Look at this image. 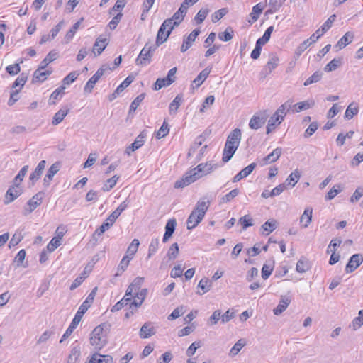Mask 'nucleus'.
Here are the masks:
<instances>
[{
	"label": "nucleus",
	"instance_id": "obj_28",
	"mask_svg": "<svg viewBox=\"0 0 363 363\" xmlns=\"http://www.w3.org/2000/svg\"><path fill=\"white\" fill-rule=\"evenodd\" d=\"M45 68H42V67H39L34 72V74H33V82H44L46 78H47V76L48 75H50V72L46 70V71H44Z\"/></svg>",
	"mask_w": 363,
	"mask_h": 363
},
{
	"label": "nucleus",
	"instance_id": "obj_20",
	"mask_svg": "<svg viewBox=\"0 0 363 363\" xmlns=\"http://www.w3.org/2000/svg\"><path fill=\"white\" fill-rule=\"evenodd\" d=\"M155 334L154 327L151 323H145L140 328L139 335L143 339L149 338Z\"/></svg>",
	"mask_w": 363,
	"mask_h": 363
},
{
	"label": "nucleus",
	"instance_id": "obj_4",
	"mask_svg": "<svg viewBox=\"0 0 363 363\" xmlns=\"http://www.w3.org/2000/svg\"><path fill=\"white\" fill-rule=\"evenodd\" d=\"M292 100L289 99L281 105L269 119L268 121H269L270 125H279L284 121L287 111H289L292 108Z\"/></svg>",
	"mask_w": 363,
	"mask_h": 363
},
{
	"label": "nucleus",
	"instance_id": "obj_14",
	"mask_svg": "<svg viewBox=\"0 0 363 363\" xmlns=\"http://www.w3.org/2000/svg\"><path fill=\"white\" fill-rule=\"evenodd\" d=\"M147 294V289H143L134 293V299L130 304V308L132 309L133 307L135 308L140 307L145 299Z\"/></svg>",
	"mask_w": 363,
	"mask_h": 363
},
{
	"label": "nucleus",
	"instance_id": "obj_46",
	"mask_svg": "<svg viewBox=\"0 0 363 363\" xmlns=\"http://www.w3.org/2000/svg\"><path fill=\"white\" fill-rule=\"evenodd\" d=\"M159 239L155 238L152 239L149 247H148V254H147V258H150L153 255H155L159 247Z\"/></svg>",
	"mask_w": 363,
	"mask_h": 363
},
{
	"label": "nucleus",
	"instance_id": "obj_44",
	"mask_svg": "<svg viewBox=\"0 0 363 363\" xmlns=\"http://www.w3.org/2000/svg\"><path fill=\"white\" fill-rule=\"evenodd\" d=\"M106 39L97 40L94 43L93 52L96 55H100L106 46Z\"/></svg>",
	"mask_w": 363,
	"mask_h": 363
},
{
	"label": "nucleus",
	"instance_id": "obj_47",
	"mask_svg": "<svg viewBox=\"0 0 363 363\" xmlns=\"http://www.w3.org/2000/svg\"><path fill=\"white\" fill-rule=\"evenodd\" d=\"M277 228V221L275 220H269L266 221L262 225V229L266 231V235H269Z\"/></svg>",
	"mask_w": 363,
	"mask_h": 363
},
{
	"label": "nucleus",
	"instance_id": "obj_3",
	"mask_svg": "<svg viewBox=\"0 0 363 363\" xmlns=\"http://www.w3.org/2000/svg\"><path fill=\"white\" fill-rule=\"evenodd\" d=\"M90 344L95 350H101L106 344L107 339L101 325L96 327L91 333Z\"/></svg>",
	"mask_w": 363,
	"mask_h": 363
},
{
	"label": "nucleus",
	"instance_id": "obj_32",
	"mask_svg": "<svg viewBox=\"0 0 363 363\" xmlns=\"http://www.w3.org/2000/svg\"><path fill=\"white\" fill-rule=\"evenodd\" d=\"M263 9L264 7L262 6L260 3L256 4L252 7V12L250 13V16L251 17L252 20L248 21L250 24H252L257 21L259 15L262 13L263 11Z\"/></svg>",
	"mask_w": 363,
	"mask_h": 363
},
{
	"label": "nucleus",
	"instance_id": "obj_29",
	"mask_svg": "<svg viewBox=\"0 0 363 363\" xmlns=\"http://www.w3.org/2000/svg\"><path fill=\"white\" fill-rule=\"evenodd\" d=\"M182 95L178 94L169 104V112L170 115H174L177 112V110L182 104Z\"/></svg>",
	"mask_w": 363,
	"mask_h": 363
},
{
	"label": "nucleus",
	"instance_id": "obj_35",
	"mask_svg": "<svg viewBox=\"0 0 363 363\" xmlns=\"http://www.w3.org/2000/svg\"><path fill=\"white\" fill-rule=\"evenodd\" d=\"M274 261H269L267 263L264 264L262 268V277L264 279H267L271 275L274 269Z\"/></svg>",
	"mask_w": 363,
	"mask_h": 363
},
{
	"label": "nucleus",
	"instance_id": "obj_62",
	"mask_svg": "<svg viewBox=\"0 0 363 363\" xmlns=\"http://www.w3.org/2000/svg\"><path fill=\"white\" fill-rule=\"evenodd\" d=\"M172 84V82L167 81V77L158 78L155 83V90L157 91L164 86H168Z\"/></svg>",
	"mask_w": 363,
	"mask_h": 363
},
{
	"label": "nucleus",
	"instance_id": "obj_26",
	"mask_svg": "<svg viewBox=\"0 0 363 363\" xmlns=\"http://www.w3.org/2000/svg\"><path fill=\"white\" fill-rule=\"evenodd\" d=\"M60 162H55L49 168L44 177V184H46L47 185L50 184V182L52 181L55 174L60 170Z\"/></svg>",
	"mask_w": 363,
	"mask_h": 363
},
{
	"label": "nucleus",
	"instance_id": "obj_30",
	"mask_svg": "<svg viewBox=\"0 0 363 363\" xmlns=\"http://www.w3.org/2000/svg\"><path fill=\"white\" fill-rule=\"evenodd\" d=\"M301 178V173L298 169H295L290 175L286 178L285 184L291 187H294L299 181Z\"/></svg>",
	"mask_w": 363,
	"mask_h": 363
},
{
	"label": "nucleus",
	"instance_id": "obj_61",
	"mask_svg": "<svg viewBox=\"0 0 363 363\" xmlns=\"http://www.w3.org/2000/svg\"><path fill=\"white\" fill-rule=\"evenodd\" d=\"M98 81L99 79L96 77H94V75H93L86 82L84 89V92L91 93L95 84L98 82Z\"/></svg>",
	"mask_w": 363,
	"mask_h": 363
},
{
	"label": "nucleus",
	"instance_id": "obj_53",
	"mask_svg": "<svg viewBox=\"0 0 363 363\" xmlns=\"http://www.w3.org/2000/svg\"><path fill=\"white\" fill-rule=\"evenodd\" d=\"M118 179V177H117L116 175L113 176V177L107 179L106 183L104 184V185L102 187L103 191H108L111 189H113L115 186V185L116 184Z\"/></svg>",
	"mask_w": 363,
	"mask_h": 363
},
{
	"label": "nucleus",
	"instance_id": "obj_39",
	"mask_svg": "<svg viewBox=\"0 0 363 363\" xmlns=\"http://www.w3.org/2000/svg\"><path fill=\"white\" fill-rule=\"evenodd\" d=\"M246 342L243 339L239 340L230 349L229 356L234 357L236 356L242 348L245 345Z\"/></svg>",
	"mask_w": 363,
	"mask_h": 363
},
{
	"label": "nucleus",
	"instance_id": "obj_58",
	"mask_svg": "<svg viewBox=\"0 0 363 363\" xmlns=\"http://www.w3.org/2000/svg\"><path fill=\"white\" fill-rule=\"evenodd\" d=\"M198 287L203 290V294L210 291L211 288V283L208 278H203L199 282Z\"/></svg>",
	"mask_w": 363,
	"mask_h": 363
},
{
	"label": "nucleus",
	"instance_id": "obj_40",
	"mask_svg": "<svg viewBox=\"0 0 363 363\" xmlns=\"http://www.w3.org/2000/svg\"><path fill=\"white\" fill-rule=\"evenodd\" d=\"M97 287H95L92 289L90 294L88 295L86 299L83 302V303L80 306L79 308H83L84 306V312L86 313L88 308L90 307L91 303L93 302L95 295L96 294Z\"/></svg>",
	"mask_w": 363,
	"mask_h": 363
},
{
	"label": "nucleus",
	"instance_id": "obj_18",
	"mask_svg": "<svg viewBox=\"0 0 363 363\" xmlns=\"http://www.w3.org/2000/svg\"><path fill=\"white\" fill-rule=\"evenodd\" d=\"M18 188V186L13 185L7 190L5 196L4 204H9L13 202L21 194V190Z\"/></svg>",
	"mask_w": 363,
	"mask_h": 363
},
{
	"label": "nucleus",
	"instance_id": "obj_23",
	"mask_svg": "<svg viewBox=\"0 0 363 363\" xmlns=\"http://www.w3.org/2000/svg\"><path fill=\"white\" fill-rule=\"evenodd\" d=\"M177 225V221L175 219H169L166 225H165V233L163 236L162 241L164 242H167L170 237H172V234L174 232L175 227Z\"/></svg>",
	"mask_w": 363,
	"mask_h": 363
},
{
	"label": "nucleus",
	"instance_id": "obj_50",
	"mask_svg": "<svg viewBox=\"0 0 363 363\" xmlns=\"http://www.w3.org/2000/svg\"><path fill=\"white\" fill-rule=\"evenodd\" d=\"M358 107L354 106V104H350L345 111V117L347 119H351L358 113Z\"/></svg>",
	"mask_w": 363,
	"mask_h": 363
},
{
	"label": "nucleus",
	"instance_id": "obj_51",
	"mask_svg": "<svg viewBox=\"0 0 363 363\" xmlns=\"http://www.w3.org/2000/svg\"><path fill=\"white\" fill-rule=\"evenodd\" d=\"M67 113H68L67 110H63V109H61L59 111H57L53 117L52 122V124L57 125L60 123H61L62 121V120L64 119V118L67 114Z\"/></svg>",
	"mask_w": 363,
	"mask_h": 363
},
{
	"label": "nucleus",
	"instance_id": "obj_6",
	"mask_svg": "<svg viewBox=\"0 0 363 363\" xmlns=\"http://www.w3.org/2000/svg\"><path fill=\"white\" fill-rule=\"evenodd\" d=\"M170 20H164L161 25L157 35L156 46H159L164 43L169 38L172 30V26H170Z\"/></svg>",
	"mask_w": 363,
	"mask_h": 363
},
{
	"label": "nucleus",
	"instance_id": "obj_42",
	"mask_svg": "<svg viewBox=\"0 0 363 363\" xmlns=\"http://www.w3.org/2000/svg\"><path fill=\"white\" fill-rule=\"evenodd\" d=\"M28 169V166L25 165L23 166L21 169L19 171L18 174L13 179V184L14 186H19L21 182L23 181L24 177L26 176L27 172Z\"/></svg>",
	"mask_w": 363,
	"mask_h": 363
},
{
	"label": "nucleus",
	"instance_id": "obj_10",
	"mask_svg": "<svg viewBox=\"0 0 363 363\" xmlns=\"http://www.w3.org/2000/svg\"><path fill=\"white\" fill-rule=\"evenodd\" d=\"M363 262V255L362 254H354L349 259L346 267L345 272L347 273H352Z\"/></svg>",
	"mask_w": 363,
	"mask_h": 363
},
{
	"label": "nucleus",
	"instance_id": "obj_36",
	"mask_svg": "<svg viewBox=\"0 0 363 363\" xmlns=\"http://www.w3.org/2000/svg\"><path fill=\"white\" fill-rule=\"evenodd\" d=\"M363 325V309L358 313V316L354 318L350 324V328L353 330H357Z\"/></svg>",
	"mask_w": 363,
	"mask_h": 363
},
{
	"label": "nucleus",
	"instance_id": "obj_60",
	"mask_svg": "<svg viewBox=\"0 0 363 363\" xmlns=\"http://www.w3.org/2000/svg\"><path fill=\"white\" fill-rule=\"evenodd\" d=\"M23 236L22 235L21 232H16L13 235V236L9 242V247L11 248L12 247L17 245L23 240Z\"/></svg>",
	"mask_w": 363,
	"mask_h": 363
},
{
	"label": "nucleus",
	"instance_id": "obj_19",
	"mask_svg": "<svg viewBox=\"0 0 363 363\" xmlns=\"http://www.w3.org/2000/svg\"><path fill=\"white\" fill-rule=\"evenodd\" d=\"M313 208L307 207L305 208L300 218V223L303 228H306L312 221Z\"/></svg>",
	"mask_w": 363,
	"mask_h": 363
},
{
	"label": "nucleus",
	"instance_id": "obj_9",
	"mask_svg": "<svg viewBox=\"0 0 363 363\" xmlns=\"http://www.w3.org/2000/svg\"><path fill=\"white\" fill-rule=\"evenodd\" d=\"M66 84H68V75L64 77L63 85L56 89L50 95L48 100V104L50 105L55 104L56 101L63 96L65 94V89H66Z\"/></svg>",
	"mask_w": 363,
	"mask_h": 363
},
{
	"label": "nucleus",
	"instance_id": "obj_56",
	"mask_svg": "<svg viewBox=\"0 0 363 363\" xmlns=\"http://www.w3.org/2000/svg\"><path fill=\"white\" fill-rule=\"evenodd\" d=\"M233 30L231 28H228L224 32L220 33L218 34V38L222 41H229L233 38Z\"/></svg>",
	"mask_w": 363,
	"mask_h": 363
},
{
	"label": "nucleus",
	"instance_id": "obj_13",
	"mask_svg": "<svg viewBox=\"0 0 363 363\" xmlns=\"http://www.w3.org/2000/svg\"><path fill=\"white\" fill-rule=\"evenodd\" d=\"M65 25V23L64 21L59 22L55 26V27L50 30V34H45L41 36L39 43L43 44L50 40L54 39Z\"/></svg>",
	"mask_w": 363,
	"mask_h": 363
},
{
	"label": "nucleus",
	"instance_id": "obj_27",
	"mask_svg": "<svg viewBox=\"0 0 363 363\" xmlns=\"http://www.w3.org/2000/svg\"><path fill=\"white\" fill-rule=\"evenodd\" d=\"M84 306L83 308H79L78 311L77 312L74 318H73L71 324L69 325V335L72 333V331L77 327L79 323H80L84 312Z\"/></svg>",
	"mask_w": 363,
	"mask_h": 363
},
{
	"label": "nucleus",
	"instance_id": "obj_34",
	"mask_svg": "<svg viewBox=\"0 0 363 363\" xmlns=\"http://www.w3.org/2000/svg\"><path fill=\"white\" fill-rule=\"evenodd\" d=\"M144 279L143 277H136L133 282L128 287V294L136 293L140 289V286L143 284Z\"/></svg>",
	"mask_w": 363,
	"mask_h": 363
},
{
	"label": "nucleus",
	"instance_id": "obj_17",
	"mask_svg": "<svg viewBox=\"0 0 363 363\" xmlns=\"http://www.w3.org/2000/svg\"><path fill=\"white\" fill-rule=\"evenodd\" d=\"M291 298L289 296H281L278 306L273 310L274 314L279 315L289 306Z\"/></svg>",
	"mask_w": 363,
	"mask_h": 363
},
{
	"label": "nucleus",
	"instance_id": "obj_45",
	"mask_svg": "<svg viewBox=\"0 0 363 363\" xmlns=\"http://www.w3.org/2000/svg\"><path fill=\"white\" fill-rule=\"evenodd\" d=\"M273 30H274L273 26H269V28H267V29L265 30L263 36L262 38H259L257 40L256 43L261 45L262 46L265 45L270 39L271 34H272Z\"/></svg>",
	"mask_w": 363,
	"mask_h": 363
},
{
	"label": "nucleus",
	"instance_id": "obj_31",
	"mask_svg": "<svg viewBox=\"0 0 363 363\" xmlns=\"http://www.w3.org/2000/svg\"><path fill=\"white\" fill-rule=\"evenodd\" d=\"M354 38V35L351 32H347L337 43L336 46L340 49H342L350 44Z\"/></svg>",
	"mask_w": 363,
	"mask_h": 363
},
{
	"label": "nucleus",
	"instance_id": "obj_25",
	"mask_svg": "<svg viewBox=\"0 0 363 363\" xmlns=\"http://www.w3.org/2000/svg\"><path fill=\"white\" fill-rule=\"evenodd\" d=\"M211 69L209 67H206L204 69H203L193 81L192 86L194 85L196 88L199 87L207 79L209 74L211 73Z\"/></svg>",
	"mask_w": 363,
	"mask_h": 363
},
{
	"label": "nucleus",
	"instance_id": "obj_33",
	"mask_svg": "<svg viewBox=\"0 0 363 363\" xmlns=\"http://www.w3.org/2000/svg\"><path fill=\"white\" fill-rule=\"evenodd\" d=\"M238 147H236V146L225 145L222 158L223 161L224 162H228L233 157Z\"/></svg>",
	"mask_w": 363,
	"mask_h": 363
},
{
	"label": "nucleus",
	"instance_id": "obj_57",
	"mask_svg": "<svg viewBox=\"0 0 363 363\" xmlns=\"http://www.w3.org/2000/svg\"><path fill=\"white\" fill-rule=\"evenodd\" d=\"M169 131V128L168 127L167 123L164 121L160 127V128L157 130L156 133V138L158 139H161L165 137Z\"/></svg>",
	"mask_w": 363,
	"mask_h": 363
},
{
	"label": "nucleus",
	"instance_id": "obj_2",
	"mask_svg": "<svg viewBox=\"0 0 363 363\" xmlns=\"http://www.w3.org/2000/svg\"><path fill=\"white\" fill-rule=\"evenodd\" d=\"M201 168L200 167H194L186 172L182 178L178 179L174 183V188H184V186H186L203 177V175L201 174Z\"/></svg>",
	"mask_w": 363,
	"mask_h": 363
},
{
	"label": "nucleus",
	"instance_id": "obj_54",
	"mask_svg": "<svg viewBox=\"0 0 363 363\" xmlns=\"http://www.w3.org/2000/svg\"><path fill=\"white\" fill-rule=\"evenodd\" d=\"M184 16L179 13L178 11L175 12L172 18H167V20H170V26H172L173 28L174 26H177L180 24V23L184 20Z\"/></svg>",
	"mask_w": 363,
	"mask_h": 363
},
{
	"label": "nucleus",
	"instance_id": "obj_38",
	"mask_svg": "<svg viewBox=\"0 0 363 363\" xmlns=\"http://www.w3.org/2000/svg\"><path fill=\"white\" fill-rule=\"evenodd\" d=\"M140 245V242L138 239H134L132 242L130 244V245L128 247V249L125 252V256L131 257V258H133V256L137 252L138 247Z\"/></svg>",
	"mask_w": 363,
	"mask_h": 363
},
{
	"label": "nucleus",
	"instance_id": "obj_41",
	"mask_svg": "<svg viewBox=\"0 0 363 363\" xmlns=\"http://www.w3.org/2000/svg\"><path fill=\"white\" fill-rule=\"evenodd\" d=\"M179 252V245L177 242H174L169 247L167 253V257L169 260H174L177 257Z\"/></svg>",
	"mask_w": 363,
	"mask_h": 363
},
{
	"label": "nucleus",
	"instance_id": "obj_8",
	"mask_svg": "<svg viewBox=\"0 0 363 363\" xmlns=\"http://www.w3.org/2000/svg\"><path fill=\"white\" fill-rule=\"evenodd\" d=\"M43 194L38 192L34 195L27 203V206L24 207L23 214L28 216L38 206L41 204Z\"/></svg>",
	"mask_w": 363,
	"mask_h": 363
},
{
	"label": "nucleus",
	"instance_id": "obj_15",
	"mask_svg": "<svg viewBox=\"0 0 363 363\" xmlns=\"http://www.w3.org/2000/svg\"><path fill=\"white\" fill-rule=\"evenodd\" d=\"M241 140V130L239 128L234 129L228 136L225 145L239 147Z\"/></svg>",
	"mask_w": 363,
	"mask_h": 363
},
{
	"label": "nucleus",
	"instance_id": "obj_22",
	"mask_svg": "<svg viewBox=\"0 0 363 363\" xmlns=\"http://www.w3.org/2000/svg\"><path fill=\"white\" fill-rule=\"evenodd\" d=\"M46 164L45 160H41L35 171L32 172L29 177V179L32 182L33 184L38 181L42 175V173L45 169Z\"/></svg>",
	"mask_w": 363,
	"mask_h": 363
},
{
	"label": "nucleus",
	"instance_id": "obj_37",
	"mask_svg": "<svg viewBox=\"0 0 363 363\" xmlns=\"http://www.w3.org/2000/svg\"><path fill=\"white\" fill-rule=\"evenodd\" d=\"M310 267L309 261L306 258L302 257L298 261L296 269L299 273H304L306 272Z\"/></svg>",
	"mask_w": 363,
	"mask_h": 363
},
{
	"label": "nucleus",
	"instance_id": "obj_7",
	"mask_svg": "<svg viewBox=\"0 0 363 363\" xmlns=\"http://www.w3.org/2000/svg\"><path fill=\"white\" fill-rule=\"evenodd\" d=\"M279 62L277 55L274 52L270 53L266 65L259 73L260 79H264L278 66Z\"/></svg>",
	"mask_w": 363,
	"mask_h": 363
},
{
	"label": "nucleus",
	"instance_id": "obj_52",
	"mask_svg": "<svg viewBox=\"0 0 363 363\" xmlns=\"http://www.w3.org/2000/svg\"><path fill=\"white\" fill-rule=\"evenodd\" d=\"M341 60L340 59H333L324 67L326 72H330L335 70L340 65Z\"/></svg>",
	"mask_w": 363,
	"mask_h": 363
},
{
	"label": "nucleus",
	"instance_id": "obj_12",
	"mask_svg": "<svg viewBox=\"0 0 363 363\" xmlns=\"http://www.w3.org/2000/svg\"><path fill=\"white\" fill-rule=\"evenodd\" d=\"M200 30L199 29L194 30L187 37L183 40V43L181 47V52H184L191 47L193 43L195 41L197 36L199 35Z\"/></svg>",
	"mask_w": 363,
	"mask_h": 363
},
{
	"label": "nucleus",
	"instance_id": "obj_5",
	"mask_svg": "<svg viewBox=\"0 0 363 363\" xmlns=\"http://www.w3.org/2000/svg\"><path fill=\"white\" fill-rule=\"evenodd\" d=\"M156 46L146 43L135 60L137 65L146 66L150 63Z\"/></svg>",
	"mask_w": 363,
	"mask_h": 363
},
{
	"label": "nucleus",
	"instance_id": "obj_48",
	"mask_svg": "<svg viewBox=\"0 0 363 363\" xmlns=\"http://www.w3.org/2000/svg\"><path fill=\"white\" fill-rule=\"evenodd\" d=\"M322 72L317 71L314 72L310 77H308L303 83L305 86H308L311 84L319 82L322 78Z\"/></svg>",
	"mask_w": 363,
	"mask_h": 363
},
{
	"label": "nucleus",
	"instance_id": "obj_21",
	"mask_svg": "<svg viewBox=\"0 0 363 363\" xmlns=\"http://www.w3.org/2000/svg\"><path fill=\"white\" fill-rule=\"evenodd\" d=\"M218 164L213 163L212 161L207 162L206 163H201L198 164L196 167H200L201 169V174L203 175V177L206 176L209 174H211L213 171L216 169L218 167Z\"/></svg>",
	"mask_w": 363,
	"mask_h": 363
},
{
	"label": "nucleus",
	"instance_id": "obj_63",
	"mask_svg": "<svg viewBox=\"0 0 363 363\" xmlns=\"http://www.w3.org/2000/svg\"><path fill=\"white\" fill-rule=\"evenodd\" d=\"M61 245V240L59 238H53L47 245V250L48 252H53L57 247Z\"/></svg>",
	"mask_w": 363,
	"mask_h": 363
},
{
	"label": "nucleus",
	"instance_id": "obj_59",
	"mask_svg": "<svg viewBox=\"0 0 363 363\" xmlns=\"http://www.w3.org/2000/svg\"><path fill=\"white\" fill-rule=\"evenodd\" d=\"M209 11L207 9H201L196 15L194 20L197 24L201 23L206 18Z\"/></svg>",
	"mask_w": 363,
	"mask_h": 363
},
{
	"label": "nucleus",
	"instance_id": "obj_24",
	"mask_svg": "<svg viewBox=\"0 0 363 363\" xmlns=\"http://www.w3.org/2000/svg\"><path fill=\"white\" fill-rule=\"evenodd\" d=\"M89 363H113V357L111 355H102L96 352L91 356Z\"/></svg>",
	"mask_w": 363,
	"mask_h": 363
},
{
	"label": "nucleus",
	"instance_id": "obj_43",
	"mask_svg": "<svg viewBox=\"0 0 363 363\" xmlns=\"http://www.w3.org/2000/svg\"><path fill=\"white\" fill-rule=\"evenodd\" d=\"M88 277V273L86 270H84L80 275L77 277L74 281L72 282L71 286H69L70 290H74L77 289L81 284L85 280V279Z\"/></svg>",
	"mask_w": 363,
	"mask_h": 363
},
{
	"label": "nucleus",
	"instance_id": "obj_49",
	"mask_svg": "<svg viewBox=\"0 0 363 363\" xmlns=\"http://www.w3.org/2000/svg\"><path fill=\"white\" fill-rule=\"evenodd\" d=\"M27 79L28 75L23 72L21 73L13 83L12 89H15L17 86H20L19 89L21 90V88L24 86L25 83L26 82Z\"/></svg>",
	"mask_w": 363,
	"mask_h": 363
},
{
	"label": "nucleus",
	"instance_id": "obj_1",
	"mask_svg": "<svg viewBox=\"0 0 363 363\" xmlns=\"http://www.w3.org/2000/svg\"><path fill=\"white\" fill-rule=\"evenodd\" d=\"M209 206L210 201L206 198H201L197 201L186 221L188 230H192L202 221Z\"/></svg>",
	"mask_w": 363,
	"mask_h": 363
},
{
	"label": "nucleus",
	"instance_id": "obj_11",
	"mask_svg": "<svg viewBox=\"0 0 363 363\" xmlns=\"http://www.w3.org/2000/svg\"><path fill=\"white\" fill-rule=\"evenodd\" d=\"M282 153L281 147H277L270 154L259 161L260 166H265L277 161Z\"/></svg>",
	"mask_w": 363,
	"mask_h": 363
},
{
	"label": "nucleus",
	"instance_id": "obj_55",
	"mask_svg": "<svg viewBox=\"0 0 363 363\" xmlns=\"http://www.w3.org/2000/svg\"><path fill=\"white\" fill-rule=\"evenodd\" d=\"M145 98V94H141L138 95L131 103L130 109H129V113L130 114L133 112H135L137 109L138 106L140 104V103L143 101V100Z\"/></svg>",
	"mask_w": 363,
	"mask_h": 363
},
{
	"label": "nucleus",
	"instance_id": "obj_64",
	"mask_svg": "<svg viewBox=\"0 0 363 363\" xmlns=\"http://www.w3.org/2000/svg\"><path fill=\"white\" fill-rule=\"evenodd\" d=\"M239 193H240V191L238 189H234L232 191H230L228 194H227L224 196H223L221 199V201L223 203H228L233 199L236 197L239 194Z\"/></svg>",
	"mask_w": 363,
	"mask_h": 363
},
{
	"label": "nucleus",
	"instance_id": "obj_16",
	"mask_svg": "<svg viewBox=\"0 0 363 363\" xmlns=\"http://www.w3.org/2000/svg\"><path fill=\"white\" fill-rule=\"evenodd\" d=\"M267 116L264 114L261 116L259 114H255L249 122V126L251 129L257 130L260 128L266 122Z\"/></svg>",
	"mask_w": 363,
	"mask_h": 363
}]
</instances>
